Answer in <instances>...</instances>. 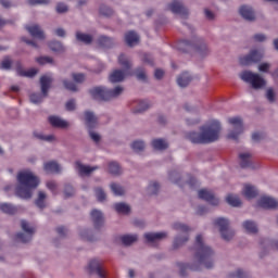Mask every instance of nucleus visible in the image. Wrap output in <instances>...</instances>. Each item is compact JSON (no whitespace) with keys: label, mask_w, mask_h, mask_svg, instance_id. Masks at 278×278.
Instances as JSON below:
<instances>
[{"label":"nucleus","mask_w":278,"mask_h":278,"mask_svg":"<svg viewBox=\"0 0 278 278\" xmlns=\"http://www.w3.org/2000/svg\"><path fill=\"white\" fill-rule=\"evenodd\" d=\"M195 260L193 264L178 263L180 277H188V270H201V266L204 268H214V250L203 241V236L198 235L195 237Z\"/></svg>","instance_id":"nucleus-1"},{"label":"nucleus","mask_w":278,"mask_h":278,"mask_svg":"<svg viewBox=\"0 0 278 278\" xmlns=\"http://www.w3.org/2000/svg\"><path fill=\"white\" fill-rule=\"evenodd\" d=\"M220 122L213 121L206 126L200 128V132L189 131L186 132L185 138L192 144H212L220 138Z\"/></svg>","instance_id":"nucleus-2"},{"label":"nucleus","mask_w":278,"mask_h":278,"mask_svg":"<svg viewBox=\"0 0 278 278\" xmlns=\"http://www.w3.org/2000/svg\"><path fill=\"white\" fill-rule=\"evenodd\" d=\"M17 186L15 188V195L18 199L29 201L34 197V190L40 186V178L35 176L31 170L25 169L17 174Z\"/></svg>","instance_id":"nucleus-3"},{"label":"nucleus","mask_w":278,"mask_h":278,"mask_svg":"<svg viewBox=\"0 0 278 278\" xmlns=\"http://www.w3.org/2000/svg\"><path fill=\"white\" fill-rule=\"evenodd\" d=\"M178 50L182 51V53H190V51L194 50L200 58H207L210 55V47L199 37H193V40L182 39L178 42Z\"/></svg>","instance_id":"nucleus-4"},{"label":"nucleus","mask_w":278,"mask_h":278,"mask_svg":"<svg viewBox=\"0 0 278 278\" xmlns=\"http://www.w3.org/2000/svg\"><path fill=\"white\" fill-rule=\"evenodd\" d=\"M123 87L117 86L114 89H108L105 87H93L89 89V94L94 101H112V99H118L123 94Z\"/></svg>","instance_id":"nucleus-5"},{"label":"nucleus","mask_w":278,"mask_h":278,"mask_svg":"<svg viewBox=\"0 0 278 278\" xmlns=\"http://www.w3.org/2000/svg\"><path fill=\"white\" fill-rule=\"evenodd\" d=\"M239 77L242 81L249 84L253 90H262L263 88H266V79L258 73L245 70L240 73Z\"/></svg>","instance_id":"nucleus-6"},{"label":"nucleus","mask_w":278,"mask_h":278,"mask_svg":"<svg viewBox=\"0 0 278 278\" xmlns=\"http://www.w3.org/2000/svg\"><path fill=\"white\" fill-rule=\"evenodd\" d=\"M174 231H177V236L174 238L173 248L181 249L188 240H190L191 229L186 224L175 223L173 224Z\"/></svg>","instance_id":"nucleus-7"},{"label":"nucleus","mask_w":278,"mask_h":278,"mask_svg":"<svg viewBox=\"0 0 278 278\" xmlns=\"http://www.w3.org/2000/svg\"><path fill=\"white\" fill-rule=\"evenodd\" d=\"M214 225L219 227L223 240L229 242V240L236 236V231L229 229V219L225 217H218L214 220Z\"/></svg>","instance_id":"nucleus-8"},{"label":"nucleus","mask_w":278,"mask_h":278,"mask_svg":"<svg viewBox=\"0 0 278 278\" xmlns=\"http://www.w3.org/2000/svg\"><path fill=\"white\" fill-rule=\"evenodd\" d=\"M264 59V52L253 49L249 54L240 56L239 62L241 66H251V64H257Z\"/></svg>","instance_id":"nucleus-9"},{"label":"nucleus","mask_w":278,"mask_h":278,"mask_svg":"<svg viewBox=\"0 0 278 278\" xmlns=\"http://www.w3.org/2000/svg\"><path fill=\"white\" fill-rule=\"evenodd\" d=\"M21 227L25 233L18 232L15 236L16 240L24 243L31 242V238H34V233L36 232L34 227L29 226V223H27L25 219H22Z\"/></svg>","instance_id":"nucleus-10"},{"label":"nucleus","mask_w":278,"mask_h":278,"mask_svg":"<svg viewBox=\"0 0 278 278\" xmlns=\"http://www.w3.org/2000/svg\"><path fill=\"white\" fill-rule=\"evenodd\" d=\"M87 270L89 275H97L99 278H105V268H103V261L92 258L89 261Z\"/></svg>","instance_id":"nucleus-11"},{"label":"nucleus","mask_w":278,"mask_h":278,"mask_svg":"<svg viewBox=\"0 0 278 278\" xmlns=\"http://www.w3.org/2000/svg\"><path fill=\"white\" fill-rule=\"evenodd\" d=\"M167 10L173 12V14H178L181 18H188L190 11L180 0H173L170 3L167 4Z\"/></svg>","instance_id":"nucleus-12"},{"label":"nucleus","mask_w":278,"mask_h":278,"mask_svg":"<svg viewBox=\"0 0 278 278\" xmlns=\"http://www.w3.org/2000/svg\"><path fill=\"white\" fill-rule=\"evenodd\" d=\"M228 123L233 127V129L228 134L229 140H238V136L244 131V127L242 126V118L230 117L228 118Z\"/></svg>","instance_id":"nucleus-13"},{"label":"nucleus","mask_w":278,"mask_h":278,"mask_svg":"<svg viewBox=\"0 0 278 278\" xmlns=\"http://www.w3.org/2000/svg\"><path fill=\"white\" fill-rule=\"evenodd\" d=\"M100 49H114L116 47V38L106 35H100L97 39Z\"/></svg>","instance_id":"nucleus-14"},{"label":"nucleus","mask_w":278,"mask_h":278,"mask_svg":"<svg viewBox=\"0 0 278 278\" xmlns=\"http://www.w3.org/2000/svg\"><path fill=\"white\" fill-rule=\"evenodd\" d=\"M198 197L199 199H202V201H206V203H210L211 205H218V203H220V201L218 200V198H216V195H214V193L207 189H201L198 192Z\"/></svg>","instance_id":"nucleus-15"},{"label":"nucleus","mask_w":278,"mask_h":278,"mask_svg":"<svg viewBox=\"0 0 278 278\" xmlns=\"http://www.w3.org/2000/svg\"><path fill=\"white\" fill-rule=\"evenodd\" d=\"M75 168L78 170V175L80 177H88L94 173V170H99V166H90V165H84L80 161H77L75 163Z\"/></svg>","instance_id":"nucleus-16"},{"label":"nucleus","mask_w":278,"mask_h":278,"mask_svg":"<svg viewBox=\"0 0 278 278\" xmlns=\"http://www.w3.org/2000/svg\"><path fill=\"white\" fill-rule=\"evenodd\" d=\"M168 233L166 232H146L143 238L148 244H157V242H162V240L166 239Z\"/></svg>","instance_id":"nucleus-17"},{"label":"nucleus","mask_w":278,"mask_h":278,"mask_svg":"<svg viewBox=\"0 0 278 278\" xmlns=\"http://www.w3.org/2000/svg\"><path fill=\"white\" fill-rule=\"evenodd\" d=\"M239 14L244 18V21H249L252 23L255 21V10H253V7L243 4L239 8Z\"/></svg>","instance_id":"nucleus-18"},{"label":"nucleus","mask_w":278,"mask_h":278,"mask_svg":"<svg viewBox=\"0 0 278 278\" xmlns=\"http://www.w3.org/2000/svg\"><path fill=\"white\" fill-rule=\"evenodd\" d=\"M85 125L88 130L97 129L99 126V118L94 116V112L85 111Z\"/></svg>","instance_id":"nucleus-19"},{"label":"nucleus","mask_w":278,"mask_h":278,"mask_svg":"<svg viewBox=\"0 0 278 278\" xmlns=\"http://www.w3.org/2000/svg\"><path fill=\"white\" fill-rule=\"evenodd\" d=\"M48 123H50L51 127L56 129H68L70 124L65 119H62L60 116L51 115L48 117Z\"/></svg>","instance_id":"nucleus-20"},{"label":"nucleus","mask_w":278,"mask_h":278,"mask_svg":"<svg viewBox=\"0 0 278 278\" xmlns=\"http://www.w3.org/2000/svg\"><path fill=\"white\" fill-rule=\"evenodd\" d=\"M39 84L43 97H49V90L51 89V84H53V77L43 75L40 77Z\"/></svg>","instance_id":"nucleus-21"},{"label":"nucleus","mask_w":278,"mask_h":278,"mask_svg":"<svg viewBox=\"0 0 278 278\" xmlns=\"http://www.w3.org/2000/svg\"><path fill=\"white\" fill-rule=\"evenodd\" d=\"M91 223H93L94 229H101L103 227L105 219L103 218V213L99 210H93L90 213Z\"/></svg>","instance_id":"nucleus-22"},{"label":"nucleus","mask_w":278,"mask_h":278,"mask_svg":"<svg viewBox=\"0 0 278 278\" xmlns=\"http://www.w3.org/2000/svg\"><path fill=\"white\" fill-rule=\"evenodd\" d=\"M258 205L263 207V210H277L278 202L274 198L263 197L258 200Z\"/></svg>","instance_id":"nucleus-23"},{"label":"nucleus","mask_w":278,"mask_h":278,"mask_svg":"<svg viewBox=\"0 0 278 278\" xmlns=\"http://www.w3.org/2000/svg\"><path fill=\"white\" fill-rule=\"evenodd\" d=\"M15 71L20 77H36V75H38V71L36 68L25 71L23 68V63L20 61L15 63Z\"/></svg>","instance_id":"nucleus-24"},{"label":"nucleus","mask_w":278,"mask_h":278,"mask_svg":"<svg viewBox=\"0 0 278 278\" xmlns=\"http://www.w3.org/2000/svg\"><path fill=\"white\" fill-rule=\"evenodd\" d=\"M26 29L28 30L33 38H37L38 40H45V30L40 28V25L35 24L33 26H26Z\"/></svg>","instance_id":"nucleus-25"},{"label":"nucleus","mask_w":278,"mask_h":278,"mask_svg":"<svg viewBox=\"0 0 278 278\" xmlns=\"http://www.w3.org/2000/svg\"><path fill=\"white\" fill-rule=\"evenodd\" d=\"M0 211L2 214H8L9 216H14L18 213V207L12 203H0Z\"/></svg>","instance_id":"nucleus-26"},{"label":"nucleus","mask_w":278,"mask_h":278,"mask_svg":"<svg viewBox=\"0 0 278 278\" xmlns=\"http://www.w3.org/2000/svg\"><path fill=\"white\" fill-rule=\"evenodd\" d=\"M147 110H149V102L147 101H135L132 103L134 114H142V112H147Z\"/></svg>","instance_id":"nucleus-27"},{"label":"nucleus","mask_w":278,"mask_h":278,"mask_svg":"<svg viewBox=\"0 0 278 278\" xmlns=\"http://www.w3.org/2000/svg\"><path fill=\"white\" fill-rule=\"evenodd\" d=\"M190 81H192V76L188 72H185L177 77V84L180 88H187L190 85Z\"/></svg>","instance_id":"nucleus-28"},{"label":"nucleus","mask_w":278,"mask_h":278,"mask_svg":"<svg viewBox=\"0 0 278 278\" xmlns=\"http://www.w3.org/2000/svg\"><path fill=\"white\" fill-rule=\"evenodd\" d=\"M251 157H253L251 152H242L239 154L241 168H249L251 166Z\"/></svg>","instance_id":"nucleus-29"},{"label":"nucleus","mask_w":278,"mask_h":278,"mask_svg":"<svg viewBox=\"0 0 278 278\" xmlns=\"http://www.w3.org/2000/svg\"><path fill=\"white\" fill-rule=\"evenodd\" d=\"M138 40H140V37H138V34L136 31L130 30L125 34V42L128 45V47H134V45H138Z\"/></svg>","instance_id":"nucleus-30"},{"label":"nucleus","mask_w":278,"mask_h":278,"mask_svg":"<svg viewBox=\"0 0 278 278\" xmlns=\"http://www.w3.org/2000/svg\"><path fill=\"white\" fill-rule=\"evenodd\" d=\"M125 79V72L122 70H115L109 77L111 84H121Z\"/></svg>","instance_id":"nucleus-31"},{"label":"nucleus","mask_w":278,"mask_h":278,"mask_svg":"<svg viewBox=\"0 0 278 278\" xmlns=\"http://www.w3.org/2000/svg\"><path fill=\"white\" fill-rule=\"evenodd\" d=\"M76 40L78 42H83V45H92V40H94V38L92 35H88L78 30L76 31Z\"/></svg>","instance_id":"nucleus-32"},{"label":"nucleus","mask_w":278,"mask_h":278,"mask_svg":"<svg viewBox=\"0 0 278 278\" xmlns=\"http://www.w3.org/2000/svg\"><path fill=\"white\" fill-rule=\"evenodd\" d=\"M49 49L53 51L54 53H64L66 51V48L64 45L59 40H53L48 43Z\"/></svg>","instance_id":"nucleus-33"},{"label":"nucleus","mask_w":278,"mask_h":278,"mask_svg":"<svg viewBox=\"0 0 278 278\" xmlns=\"http://www.w3.org/2000/svg\"><path fill=\"white\" fill-rule=\"evenodd\" d=\"M108 170L110 175H114V176L123 175V168L121 167V164H118V162L116 161H112L109 163Z\"/></svg>","instance_id":"nucleus-34"},{"label":"nucleus","mask_w":278,"mask_h":278,"mask_svg":"<svg viewBox=\"0 0 278 278\" xmlns=\"http://www.w3.org/2000/svg\"><path fill=\"white\" fill-rule=\"evenodd\" d=\"M242 194L247 199H255V197H257V189L255 188V186L245 185L243 188Z\"/></svg>","instance_id":"nucleus-35"},{"label":"nucleus","mask_w":278,"mask_h":278,"mask_svg":"<svg viewBox=\"0 0 278 278\" xmlns=\"http://www.w3.org/2000/svg\"><path fill=\"white\" fill-rule=\"evenodd\" d=\"M114 210L115 212H117V214H129V212H131V206H129L127 203L125 202H119L114 204Z\"/></svg>","instance_id":"nucleus-36"},{"label":"nucleus","mask_w":278,"mask_h":278,"mask_svg":"<svg viewBox=\"0 0 278 278\" xmlns=\"http://www.w3.org/2000/svg\"><path fill=\"white\" fill-rule=\"evenodd\" d=\"M43 169L46 170V173H60L61 172L60 164H58V162H55V161H50L48 163H45Z\"/></svg>","instance_id":"nucleus-37"},{"label":"nucleus","mask_w":278,"mask_h":278,"mask_svg":"<svg viewBox=\"0 0 278 278\" xmlns=\"http://www.w3.org/2000/svg\"><path fill=\"white\" fill-rule=\"evenodd\" d=\"M45 201H47V193L45 191H39L38 197L35 200V205H37L39 210H45V207H47V203Z\"/></svg>","instance_id":"nucleus-38"},{"label":"nucleus","mask_w":278,"mask_h":278,"mask_svg":"<svg viewBox=\"0 0 278 278\" xmlns=\"http://www.w3.org/2000/svg\"><path fill=\"white\" fill-rule=\"evenodd\" d=\"M242 227L248 233H257L258 231L257 224L253 220L243 222Z\"/></svg>","instance_id":"nucleus-39"},{"label":"nucleus","mask_w":278,"mask_h":278,"mask_svg":"<svg viewBox=\"0 0 278 278\" xmlns=\"http://www.w3.org/2000/svg\"><path fill=\"white\" fill-rule=\"evenodd\" d=\"M138 241L137 235H124L121 237V242L124 244V247H131L134 242Z\"/></svg>","instance_id":"nucleus-40"},{"label":"nucleus","mask_w":278,"mask_h":278,"mask_svg":"<svg viewBox=\"0 0 278 278\" xmlns=\"http://www.w3.org/2000/svg\"><path fill=\"white\" fill-rule=\"evenodd\" d=\"M152 147L156 151H165V149H168V142L164 139H154L152 141Z\"/></svg>","instance_id":"nucleus-41"},{"label":"nucleus","mask_w":278,"mask_h":278,"mask_svg":"<svg viewBox=\"0 0 278 278\" xmlns=\"http://www.w3.org/2000/svg\"><path fill=\"white\" fill-rule=\"evenodd\" d=\"M48 96H45V93H36L33 92L29 94V101L30 103H34L35 105H38L40 103H42V101H45V99H47Z\"/></svg>","instance_id":"nucleus-42"},{"label":"nucleus","mask_w":278,"mask_h":278,"mask_svg":"<svg viewBox=\"0 0 278 278\" xmlns=\"http://www.w3.org/2000/svg\"><path fill=\"white\" fill-rule=\"evenodd\" d=\"M62 84L65 90H68L70 92H79V87H77L75 81L65 78L62 80Z\"/></svg>","instance_id":"nucleus-43"},{"label":"nucleus","mask_w":278,"mask_h":278,"mask_svg":"<svg viewBox=\"0 0 278 278\" xmlns=\"http://www.w3.org/2000/svg\"><path fill=\"white\" fill-rule=\"evenodd\" d=\"M226 201L228 205H231V207H240V205H242V201H240L238 195L228 194Z\"/></svg>","instance_id":"nucleus-44"},{"label":"nucleus","mask_w":278,"mask_h":278,"mask_svg":"<svg viewBox=\"0 0 278 278\" xmlns=\"http://www.w3.org/2000/svg\"><path fill=\"white\" fill-rule=\"evenodd\" d=\"M118 64H121L125 71H129L131 68V61L124 53L119 54Z\"/></svg>","instance_id":"nucleus-45"},{"label":"nucleus","mask_w":278,"mask_h":278,"mask_svg":"<svg viewBox=\"0 0 278 278\" xmlns=\"http://www.w3.org/2000/svg\"><path fill=\"white\" fill-rule=\"evenodd\" d=\"M33 136L35 137V138H37V140H43L45 142H53V141H55V136H53V135H42V132H38V131H35L34 134H33Z\"/></svg>","instance_id":"nucleus-46"},{"label":"nucleus","mask_w":278,"mask_h":278,"mask_svg":"<svg viewBox=\"0 0 278 278\" xmlns=\"http://www.w3.org/2000/svg\"><path fill=\"white\" fill-rule=\"evenodd\" d=\"M110 188L113 192V194H115V197H123V194H125V189L123 188V186L113 182L110 185Z\"/></svg>","instance_id":"nucleus-47"},{"label":"nucleus","mask_w":278,"mask_h":278,"mask_svg":"<svg viewBox=\"0 0 278 278\" xmlns=\"http://www.w3.org/2000/svg\"><path fill=\"white\" fill-rule=\"evenodd\" d=\"M94 194H96V199L100 203H103V201H105V199H108V194H105V191L101 187H96L94 188Z\"/></svg>","instance_id":"nucleus-48"},{"label":"nucleus","mask_w":278,"mask_h":278,"mask_svg":"<svg viewBox=\"0 0 278 278\" xmlns=\"http://www.w3.org/2000/svg\"><path fill=\"white\" fill-rule=\"evenodd\" d=\"M230 278H252L251 274H249L248 271H244V269H237L233 273L229 274Z\"/></svg>","instance_id":"nucleus-49"},{"label":"nucleus","mask_w":278,"mask_h":278,"mask_svg":"<svg viewBox=\"0 0 278 278\" xmlns=\"http://www.w3.org/2000/svg\"><path fill=\"white\" fill-rule=\"evenodd\" d=\"M135 75L139 81H147V70L144 67L136 68Z\"/></svg>","instance_id":"nucleus-50"},{"label":"nucleus","mask_w":278,"mask_h":278,"mask_svg":"<svg viewBox=\"0 0 278 278\" xmlns=\"http://www.w3.org/2000/svg\"><path fill=\"white\" fill-rule=\"evenodd\" d=\"M63 192L65 199H71V197H75V188L71 184L65 185Z\"/></svg>","instance_id":"nucleus-51"},{"label":"nucleus","mask_w":278,"mask_h":278,"mask_svg":"<svg viewBox=\"0 0 278 278\" xmlns=\"http://www.w3.org/2000/svg\"><path fill=\"white\" fill-rule=\"evenodd\" d=\"M72 79L76 84H84V81H86V74H84V73H72Z\"/></svg>","instance_id":"nucleus-52"},{"label":"nucleus","mask_w":278,"mask_h":278,"mask_svg":"<svg viewBox=\"0 0 278 278\" xmlns=\"http://www.w3.org/2000/svg\"><path fill=\"white\" fill-rule=\"evenodd\" d=\"M131 149L136 151V153H140V151H144V141L136 140L131 143Z\"/></svg>","instance_id":"nucleus-53"},{"label":"nucleus","mask_w":278,"mask_h":278,"mask_svg":"<svg viewBox=\"0 0 278 278\" xmlns=\"http://www.w3.org/2000/svg\"><path fill=\"white\" fill-rule=\"evenodd\" d=\"M100 14L102 16H112L114 14V10H112V8L105 5V4H102L100 7Z\"/></svg>","instance_id":"nucleus-54"},{"label":"nucleus","mask_w":278,"mask_h":278,"mask_svg":"<svg viewBox=\"0 0 278 278\" xmlns=\"http://www.w3.org/2000/svg\"><path fill=\"white\" fill-rule=\"evenodd\" d=\"M36 62L41 66H45V64H54L53 58L51 56H39L36 59Z\"/></svg>","instance_id":"nucleus-55"},{"label":"nucleus","mask_w":278,"mask_h":278,"mask_svg":"<svg viewBox=\"0 0 278 278\" xmlns=\"http://www.w3.org/2000/svg\"><path fill=\"white\" fill-rule=\"evenodd\" d=\"M160 192V184L157 182H150L148 186V194H157Z\"/></svg>","instance_id":"nucleus-56"},{"label":"nucleus","mask_w":278,"mask_h":278,"mask_svg":"<svg viewBox=\"0 0 278 278\" xmlns=\"http://www.w3.org/2000/svg\"><path fill=\"white\" fill-rule=\"evenodd\" d=\"M263 247H266V249H276L278 251V240H264Z\"/></svg>","instance_id":"nucleus-57"},{"label":"nucleus","mask_w":278,"mask_h":278,"mask_svg":"<svg viewBox=\"0 0 278 278\" xmlns=\"http://www.w3.org/2000/svg\"><path fill=\"white\" fill-rule=\"evenodd\" d=\"M89 137L90 139L96 142V144H99V142H101V135H99V132H96L92 129L88 130Z\"/></svg>","instance_id":"nucleus-58"},{"label":"nucleus","mask_w":278,"mask_h":278,"mask_svg":"<svg viewBox=\"0 0 278 278\" xmlns=\"http://www.w3.org/2000/svg\"><path fill=\"white\" fill-rule=\"evenodd\" d=\"M0 68H2V71H10V68H12V60L5 56L1 62Z\"/></svg>","instance_id":"nucleus-59"},{"label":"nucleus","mask_w":278,"mask_h":278,"mask_svg":"<svg viewBox=\"0 0 278 278\" xmlns=\"http://www.w3.org/2000/svg\"><path fill=\"white\" fill-rule=\"evenodd\" d=\"M76 108L77 102L75 101V99L68 100L65 104V109L67 110V112H75Z\"/></svg>","instance_id":"nucleus-60"},{"label":"nucleus","mask_w":278,"mask_h":278,"mask_svg":"<svg viewBox=\"0 0 278 278\" xmlns=\"http://www.w3.org/2000/svg\"><path fill=\"white\" fill-rule=\"evenodd\" d=\"M56 12L58 14H66V12H68V5H66L65 3L59 2L56 4Z\"/></svg>","instance_id":"nucleus-61"},{"label":"nucleus","mask_w":278,"mask_h":278,"mask_svg":"<svg viewBox=\"0 0 278 278\" xmlns=\"http://www.w3.org/2000/svg\"><path fill=\"white\" fill-rule=\"evenodd\" d=\"M141 62H143V64H149L150 66H153V56H151V54L144 53L141 58Z\"/></svg>","instance_id":"nucleus-62"},{"label":"nucleus","mask_w":278,"mask_h":278,"mask_svg":"<svg viewBox=\"0 0 278 278\" xmlns=\"http://www.w3.org/2000/svg\"><path fill=\"white\" fill-rule=\"evenodd\" d=\"M260 73H268L270 71V63H261L258 65Z\"/></svg>","instance_id":"nucleus-63"},{"label":"nucleus","mask_w":278,"mask_h":278,"mask_svg":"<svg viewBox=\"0 0 278 278\" xmlns=\"http://www.w3.org/2000/svg\"><path fill=\"white\" fill-rule=\"evenodd\" d=\"M266 99L269 101V103H274V101H275V91L273 90V88L267 89Z\"/></svg>","instance_id":"nucleus-64"}]
</instances>
